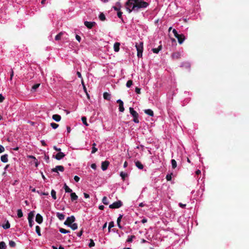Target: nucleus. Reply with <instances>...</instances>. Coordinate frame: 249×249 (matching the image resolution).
Returning <instances> with one entry per match:
<instances>
[{
    "instance_id": "1",
    "label": "nucleus",
    "mask_w": 249,
    "mask_h": 249,
    "mask_svg": "<svg viewBox=\"0 0 249 249\" xmlns=\"http://www.w3.org/2000/svg\"><path fill=\"white\" fill-rule=\"evenodd\" d=\"M148 5V3L143 0H128L125 4L129 13L132 11H138L140 8H146Z\"/></svg>"
},
{
    "instance_id": "2",
    "label": "nucleus",
    "mask_w": 249,
    "mask_h": 249,
    "mask_svg": "<svg viewBox=\"0 0 249 249\" xmlns=\"http://www.w3.org/2000/svg\"><path fill=\"white\" fill-rule=\"evenodd\" d=\"M129 112L130 114L133 117V121L135 123H139V120L138 119L139 117V114L137 113V111L134 110L133 108L132 107H129Z\"/></svg>"
},
{
    "instance_id": "3",
    "label": "nucleus",
    "mask_w": 249,
    "mask_h": 249,
    "mask_svg": "<svg viewBox=\"0 0 249 249\" xmlns=\"http://www.w3.org/2000/svg\"><path fill=\"white\" fill-rule=\"evenodd\" d=\"M136 48L137 51V56L139 58H141L143 52V43L140 42L139 44L136 43Z\"/></svg>"
},
{
    "instance_id": "4",
    "label": "nucleus",
    "mask_w": 249,
    "mask_h": 249,
    "mask_svg": "<svg viewBox=\"0 0 249 249\" xmlns=\"http://www.w3.org/2000/svg\"><path fill=\"white\" fill-rule=\"evenodd\" d=\"M123 205V203L121 200H118L109 205V208L110 209H118Z\"/></svg>"
},
{
    "instance_id": "5",
    "label": "nucleus",
    "mask_w": 249,
    "mask_h": 249,
    "mask_svg": "<svg viewBox=\"0 0 249 249\" xmlns=\"http://www.w3.org/2000/svg\"><path fill=\"white\" fill-rule=\"evenodd\" d=\"M75 220V217L73 215H72L70 217H68L64 222V224L65 225L70 226L73 222Z\"/></svg>"
},
{
    "instance_id": "6",
    "label": "nucleus",
    "mask_w": 249,
    "mask_h": 249,
    "mask_svg": "<svg viewBox=\"0 0 249 249\" xmlns=\"http://www.w3.org/2000/svg\"><path fill=\"white\" fill-rule=\"evenodd\" d=\"M34 217V211L30 212L28 213V219L29 221V225L30 227L33 226V223L34 222L33 219Z\"/></svg>"
},
{
    "instance_id": "7",
    "label": "nucleus",
    "mask_w": 249,
    "mask_h": 249,
    "mask_svg": "<svg viewBox=\"0 0 249 249\" xmlns=\"http://www.w3.org/2000/svg\"><path fill=\"white\" fill-rule=\"evenodd\" d=\"M84 25L88 28L91 29L93 27H94L96 25V23L95 22H89L86 21L84 22Z\"/></svg>"
},
{
    "instance_id": "8",
    "label": "nucleus",
    "mask_w": 249,
    "mask_h": 249,
    "mask_svg": "<svg viewBox=\"0 0 249 249\" xmlns=\"http://www.w3.org/2000/svg\"><path fill=\"white\" fill-rule=\"evenodd\" d=\"M52 172L58 173V171L63 172L64 167L62 165H57L55 168L52 169Z\"/></svg>"
},
{
    "instance_id": "9",
    "label": "nucleus",
    "mask_w": 249,
    "mask_h": 249,
    "mask_svg": "<svg viewBox=\"0 0 249 249\" xmlns=\"http://www.w3.org/2000/svg\"><path fill=\"white\" fill-rule=\"evenodd\" d=\"M109 164V162L107 160H105L102 162L101 168L103 171L106 170Z\"/></svg>"
},
{
    "instance_id": "10",
    "label": "nucleus",
    "mask_w": 249,
    "mask_h": 249,
    "mask_svg": "<svg viewBox=\"0 0 249 249\" xmlns=\"http://www.w3.org/2000/svg\"><path fill=\"white\" fill-rule=\"evenodd\" d=\"M117 103L119 104V111L120 112H124V103L121 99H118L117 101Z\"/></svg>"
},
{
    "instance_id": "11",
    "label": "nucleus",
    "mask_w": 249,
    "mask_h": 249,
    "mask_svg": "<svg viewBox=\"0 0 249 249\" xmlns=\"http://www.w3.org/2000/svg\"><path fill=\"white\" fill-rule=\"evenodd\" d=\"M176 38L178 39V42L180 44H181L185 39V37L183 34H180Z\"/></svg>"
},
{
    "instance_id": "12",
    "label": "nucleus",
    "mask_w": 249,
    "mask_h": 249,
    "mask_svg": "<svg viewBox=\"0 0 249 249\" xmlns=\"http://www.w3.org/2000/svg\"><path fill=\"white\" fill-rule=\"evenodd\" d=\"M65 156V154L63 152H58L55 156V158L57 160H60L62 159Z\"/></svg>"
},
{
    "instance_id": "13",
    "label": "nucleus",
    "mask_w": 249,
    "mask_h": 249,
    "mask_svg": "<svg viewBox=\"0 0 249 249\" xmlns=\"http://www.w3.org/2000/svg\"><path fill=\"white\" fill-rule=\"evenodd\" d=\"M36 221L38 224L42 223L43 221V217L39 213H37L36 217Z\"/></svg>"
},
{
    "instance_id": "14",
    "label": "nucleus",
    "mask_w": 249,
    "mask_h": 249,
    "mask_svg": "<svg viewBox=\"0 0 249 249\" xmlns=\"http://www.w3.org/2000/svg\"><path fill=\"white\" fill-rule=\"evenodd\" d=\"M8 156L7 154H4L3 155H2L0 157L1 161L4 163L7 162L8 161Z\"/></svg>"
},
{
    "instance_id": "15",
    "label": "nucleus",
    "mask_w": 249,
    "mask_h": 249,
    "mask_svg": "<svg viewBox=\"0 0 249 249\" xmlns=\"http://www.w3.org/2000/svg\"><path fill=\"white\" fill-rule=\"evenodd\" d=\"M172 57L174 59H178L180 57V54L178 52H175L172 54Z\"/></svg>"
},
{
    "instance_id": "16",
    "label": "nucleus",
    "mask_w": 249,
    "mask_h": 249,
    "mask_svg": "<svg viewBox=\"0 0 249 249\" xmlns=\"http://www.w3.org/2000/svg\"><path fill=\"white\" fill-rule=\"evenodd\" d=\"M52 118L56 122H59L61 120V117L58 114H54L53 115Z\"/></svg>"
},
{
    "instance_id": "17",
    "label": "nucleus",
    "mask_w": 249,
    "mask_h": 249,
    "mask_svg": "<svg viewBox=\"0 0 249 249\" xmlns=\"http://www.w3.org/2000/svg\"><path fill=\"white\" fill-rule=\"evenodd\" d=\"M103 97L105 100L109 101L111 99V95L109 93L105 92L103 94Z\"/></svg>"
},
{
    "instance_id": "18",
    "label": "nucleus",
    "mask_w": 249,
    "mask_h": 249,
    "mask_svg": "<svg viewBox=\"0 0 249 249\" xmlns=\"http://www.w3.org/2000/svg\"><path fill=\"white\" fill-rule=\"evenodd\" d=\"M120 44L119 42H115L114 44V50L116 52H119Z\"/></svg>"
},
{
    "instance_id": "19",
    "label": "nucleus",
    "mask_w": 249,
    "mask_h": 249,
    "mask_svg": "<svg viewBox=\"0 0 249 249\" xmlns=\"http://www.w3.org/2000/svg\"><path fill=\"white\" fill-rule=\"evenodd\" d=\"M64 32H61L58 34H57L55 37V40H59L61 39L62 36L65 34Z\"/></svg>"
},
{
    "instance_id": "20",
    "label": "nucleus",
    "mask_w": 249,
    "mask_h": 249,
    "mask_svg": "<svg viewBox=\"0 0 249 249\" xmlns=\"http://www.w3.org/2000/svg\"><path fill=\"white\" fill-rule=\"evenodd\" d=\"M144 112L145 114L150 116H153L154 115L153 111L150 109H145Z\"/></svg>"
},
{
    "instance_id": "21",
    "label": "nucleus",
    "mask_w": 249,
    "mask_h": 249,
    "mask_svg": "<svg viewBox=\"0 0 249 249\" xmlns=\"http://www.w3.org/2000/svg\"><path fill=\"white\" fill-rule=\"evenodd\" d=\"M71 201L76 200L78 199V196L75 193L71 192Z\"/></svg>"
},
{
    "instance_id": "22",
    "label": "nucleus",
    "mask_w": 249,
    "mask_h": 249,
    "mask_svg": "<svg viewBox=\"0 0 249 249\" xmlns=\"http://www.w3.org/2000/svg\"><path fill=\"white\" fill-rule=\"evenodd\" d=\"M56 216L60 220H63L65 218V215L60 213H56Z\"/></svg>"
},
{
    "instance_id": "23",
    "label": "nucleus",
    "mask_w": 249,
    "mask_h": 249,
    "mask_svg": "<svg viewBox=\"0 0 249 249\" xmlns=\"http://www.w3.org/2000/svg\"><path fill=\"white\" fill-rule=\"evenodd\" d=\"M135 165L140 169H142L143 168V165L138 160L135 162Z\"/></svg>"
},
{
    "instance_id": "24",
    "label": "nucleus",
    "mask_w": 249,
    "mask_h": 249,
    "mask_svg": "<svg viewBox=\"0 0 249 249\" xmlns=\"http://www.w3.org/2000/svg\"><path fill=\"white\" fill-rule=\"evenodd\" d=\"M162 46L160 45L158 48H153L152 49V52L155 53H158L161 50Z\"/></svg>"
},
{
    "instance_id": "25",
    "label": "nucleus",
    "mask_w": 249,
    "mask_h": 249,
    "mask_svg": "<svg viewBox=\"0 0 249 249\" xmlns=\"http://www.w3.org/2000/svg\"><path fill=\"white\" fill-rule=\"evenodd\" d=\"M40 84H35L32 88L31 91L32 92H35L36 89L39 87Z\"/></svg>"
},
{
    "instance_id": "26",
    "label": "nucleus",
    "mask_w": 249,
    "mask_h": 249,
    "mask_svg": "<svg viewBox=\"0 0 249 249\" xmlns=\"http://www.w3.org/2000/svg\"><path fill=\"white\" fill-rule=\"evenodd\" d=\"M92 145V147L91 153L94 154L97 151V148L95 147L96 144L95 143H93Z\"/></svg>"
},
{
    "instance_id": "27",
    "label": "nucleus",
    "mask_w": 249,
    "mask_h": 249,
    "mask_svg": "<svg viewBox=\"0 0 249 249\" xmlns=\"http://www.w3.org/2000/svg\"><path fill=\"white\" fill-rule=\"evenodd\" d=\"M171 164H172V168L173 169H175L177 167V162L175 160L172 159L171 160Z\"/></svg>"
},
{
    "instance_id": "28",
    "label": "nucleus",
    "mask_w": 249,
    "mask_h": 249,
    "mask_svg": "<svg viewBox=\"0 0 249 249\" xmlns=\"http://www.w3.org/2000/svg\"><path fill=\"white\" fill-rule=\"evenodd\" d=\"M17 215L18 218H21L23 216V213L21 209H18L17 211Z\"/></svg>"
},
{
    "instance_id": "29",
    "label": "nucleus",
    "mask_w": 249,
    "mask_h": 249,
    "mask_svg": "<svg viewBox=\"0 0 249 249\" xmlns=\"http://www.w3.org/2000/svg\"><path fill=\"white\" fill-rule=\"evenodd\" d=\"M6 246L5 242L1 241L0 242V249H6Z\"/></svg>"
},
{
    "instance_id": "30",
    "label": "nucleus",
    "mask_w": 249,
    "mask_h": 249,
    "mask_svg": "<svg viewBox=\"0 0 249 249\" xmlns=\"http://www.w3.org/2000/svg\"><path fill=\"white\" fill-rule=\"evenodd\" d=\"M2 227L4 229H8L10 228V224L9 222H8V221H7V222L5 225H2Z\"/></svg>"
},
{
    "instance_id": "31",
    "label": "nucleus",
    "mask_w": 249,
    "mask_h": 249,
    "mask_svg": "<svg viewBox=\"0 0 249 249\" xmlns=\"http://www.w3.org/2000/svg\"><path fill=\"white\" fill-rule=\"evenodd\" d=\"M99 18L101 21H104L106 19L105 15L103 13H101L100 14Z\"/></svg>"
},
{
    "instance_id": "32",
    "label": "nucleus",
    "mask_w": 249,
    "mask_h": 249,
    "mask_svg": "<svg viewBox=\"0 0 249 249\" xmlns=\"http://www.w3.org/2000/svg\"><path fill=\"white\" fill-rule=\"evenodd\" d=\"M136 236L134 235H131L129 236L128 239H127L126 241L129 243H131L133 241V239L135 238Z\"/></svg>"
},
{
    "instance_id": "33",
    "label": "nucleus",
    "mask_w": 249,
    "mask_h": 249,
    "mask_svg": "<svg viewBox=\"0 0 249 249\" xmlns=\"http://www.w3.org/2000/svg\"><path fill=\"white\" fill-rule=\"evenodd\" d=\"M36 231L38 236H41L40 228L38 226L36 227Z\"/></svg>"
},
{
    "instance_id": "34",
    "label": "nucleus",
    "mask_w": 249,
    "mask_h": 249,
    "mask_svg": "<svg viewBox=\"0 0 249 249\" xmlns=\"http://www.w3.org/2000/svg\"><path fill=\"white\" fill-rule=\"evenodd\" d=\"M82 121L83 123L86 125L88 126L89 124L87 122V118L85 116H83L81 118Z\"/></svg>"
},
{
    "instance_id": "35",
    "label": "nucleus",
    "mask_w": 249,
    "mask_h": 249,
    "mask_svg": "<svg viewBox=\"0 0 249 249\" xmlns=\"http://www.w3.org/2000/svg\"><path fill=\"white\" fill-rule=\"evenodd\" d=\"M69 227H71V228L73 230L77 229L78 227L77 224L76 223L71 224Z\"/></svg>"
},
{
    "instance_id": "36",
    "label": "nucleus",
    "mask_w": 249,
    "mask_h": 249,
    "mask_svg": "<svg viewBox=\"0 0 249 249\" xmlns=\"http://www.w3.org/2000/svg\"><path fill=\"white\" fill-rule=\"evenodd\" d=\"M102 202L105 204V205H108L109 202L108 201V200H107V198L106 196H104L103 199H102Z\"/></svg>"
},
{
    "instance_id": "37",
    "label": "nucleus",
    "mask_w": 249,
    "mask_h": 249,
    "mask_svg": "<svg viewBox=\"0 0 249 249\" xmlns=\"http://www.w3.org/2000/svg\"><path fill=\"white\" fill-rule=\"evenodd\" d=\"M59 231L62 233H68L70 232L69 231L66 230L62 228L59 229Z\"/></svg>"
},
{
    "instance_id": "38",
    "label": "nucleus",
    "mask_w": 249,
    "mask_h": 249,
    "mask_svg": "<svg viewBox=\"0 0 249 249\" xmlns=\"http://www.w3.org/2000/svg\"><path fill=\"white\" fill-rule=\"evenodd\" d=\"M51 195H52V197L54 199H56V192L54 190H52L51 191Z\"/></svg>"
},
{
    "instance_id": "39",
    "label": "nucleus",
    "mask_w": 249,
    "mask_h": 249,
    "mask_svg": "<svg viewBox=\"0 0 249 249\" xmlns=\"http://www.w3.org/2000/svg\"><path fill=\"white\" fill-rule=\"evenodd\" d=\"M9 245L12 248H14L16 246V243L12 240L9 241Z\"/></svg>"
},
{
    "instance_id": "40",
    "label": "nucleus",
    "mask_w": 249,
    "mask_h": 249,
    "mask_svg": "<svg viewBox=\"0 0 249 249\" xmlns=\"http://www.w3.org/2000/svg\"><path fill=\"white\" fill-rule=\"evenodd\" d=\"M133 84V81L131 80L127 81L126 86L127 88H130Z\"/></svg>"
},
{
    "instance_id": "41",
    "label": "nucleus",
    "mask_w": 249,
    "mask_h": 249,
    "mask_svg": "<svg viewBox=\"0 0 249 249\" xmlns=\"http://www.w3.org/2000/svg\"><path fill=\"white\" fill-rule=\"evenodd\" d=\"M127 174L126 173H124L123 172H121L120 176L122 177L123 180L125 179L126 177H127Z\"/></svg>"
},
{
    "instance_id": "42",
    "label": "nucleus",
    "mask_w": 249,
    "mask_h": 249,
    "mask_svg": "<svg viewBox=\"0 0 249 249\" xmlns=\"http://www.w3.org/2000/svg\"><path fill=\"white\" fill-rule=\"evenodd\" d=\"M51 126L53 128V129H56L57 128L59 125L56 123H51Z\"/></svg>"
},
{
    "instance_id": "43",
    "label": "nucleus",
    "mask_w": 249,
    "mask_h": 249,
    "mask_svg": "<svg viewBox=\"0 0 249 249\" xmlns=\"http://www.w3.org/2000/svg\"><path fill=\"white\" fill-rule=\"evenodd\" d=\"M113 227H114V222L113 221L110 222L109 223L108 228V232L110 231V229Z\"/></svg>"
},
{
    "instance_id": "44",
    "label": "nucleus",
    "mask_w": 249,
    "mask_h": 249,
    "mask_svg": "<svg viewBox=\"0 0 249 249\" xmlns=\"http://www.w3.org/2000/svg\"><path fill=\"white\" fill-rule=\"evenodd\" d=\"M95 246V243L93 241V240L92 239H90V243L89 244V246L90 248H91L92 247H94Z\"/></svg>"
},
{
    "instance_id": "45",
    "label": "nucleus",
    "mask_w": 249,
    "mask_h": 249,
    "mask_svg": "<svg viewBox=\"0 0 249 249\" xmlns=\"http://www.w3.org/2000/svg\"><path fill=\"white\" fill-rule=\"evenodd\" d=\"M172 173H171L170 174H167L166 175V179H167V180L170 181V180H171V179H172Z\"/></svg>"
},
{
    "instance_id": "46",
    "label": "nucleus",
    "mask_w": 249,
    "mask_h": 249,
    "mask_svg": "<svg viewBox=\"0 0 249 249\" xmlns=\"http://www.w3.org/2000/svg\"><path fill=\"white\" fill-rule=\"evenodd\" d=\"M81 83H82V85L83 86V89H84L85 92L87 93V89L86 88V86H85V83L84 82L83 78H82V79H81Z\"/></svg>"
},
{
    "instance_id": "47",
    "label": "nucleus",
    "mask_w": 249,
    "mask_h": 249,
    "mask_svg": "<svg viewBox=\"0 0 249 249\" xmlns=\"http://www.w3.org/2000/svg\"><path fill=\"white\" fill-rule=\"evenodd\" d=\"M173 33L176 37H178V36L180 35L178 33V32L175 29L173 30Z\"/></svg>"
},
{
    "instance_id": "48",
    "label": "nucleus",
    "mask_w": 249,
    "mask_h": 249,
    "mask_svg": "<svg viewBox=\"0 0 249 249\" xmlns=\"http://www.w3.org/2000/svg\"><path fill=\"white\" fill-rule=\"evenodd\" d=\"M122 14L123 13L120 11H118L117 12V16L119 18H121L122 19Z\"/></svg>"
},
{
    "instance_id": "49",
    "label": "nucleus",
    "mask_w": 249,
    "mask_h": 249,
    "mask_svg": "<svg viewBox=\"0 0 249 249\" xmlns=\"http://www.w3.org/2000/svg\"><path fill=\"white\" fill-rule=\"evenodd\" d=\"M123 215L122 214H120L119 215V216L117 218V223H120L121 222V219L123 217Z\"/></svg>"
},
{
    "instance_id": "50",
    "label": "nucleus",
    "mask_w": 249,
    "mask_h": 249,
    "mask_svg": "<svg viewBox=\"0 0 249 249\" xmlns=\"http://www.w3.org/2000/svg\"><path fill=\"white\" fill-rule=\"evenodd\" d=\"M65 191L66 193H71L72 190L69 187H67L66 189H65Z\"/></svg>"
},
{
    "instance_id": "51",
    "label": "nucleus",
    "mask_w": 249,
    "mask_h": 249,
    "mask_svg": "<svg viewBox=\"0 0 249 249\" xmlns=\"http://www.w3.org/2000/svg\"><path fill=\"white\" fill-rule=\"evenodd\" d=\"M4 99V97L1 94H0V103L3 102Z\"/></svg>"
},
{
    "instance_id": "52",
    "label": "nucleus",
    "mask_w": 249,
    "mask_h": 249,
    "mask_svg": "<svg viewBox=\"0 0 249 249\" xmlns=\"http://www.w3.org/2000/svg\"><path fill=\"white\" fill-rule=\"evenodd\" d=\"M135 92L137 93V94H140L141 93V89L138 87H136L135 88Z\"/></svg>"
},
{
    "instance_id": "53",
    "label": "nucleus",
    "mask_w": 249,
    "mask_h": 249,
    "mask_svg": "<svg viewBox=\"0 0 249 249\" xmlns=\"http://www.w3.org/2000/svg\"><path fill=\"white\" fill-rule=\"evenodd\" d=\"M53 148L56 151L59 152H61V149L59 148H57L56 146H53Z\"/></svg>"
},
{
    "instance_id": "54",
    "label": "nucleus",
    "mask_w": 249,
    "mask_h": 249,
    "mask_svg": "<svg viewBox=\"0 0 249 249\" xmlns=\"http://www.w3.org/2000/svg\"><path fill=\"white\" fill-rule=\"evenodd\" d=\"M4 151V147L0 144V153H2Z\"/></svg>"
},
{
    "instance_id": "55",
    "label": "nucleus",
    "mask_w": 249,
    "mask_h": 249,
    "mask_svg": "<svg viewBox=\"0 0 249 249\" xmlns=\"http://www.w3.org/2000/svg\"><path fill=\"white\" fill-rule=\"evenodd\" d=\"M13 76H14V71L12 69H11V74H10V80H12Z\"/></svg>"
},
{
    "instance_id": "56",
    "label": "nucleus",
    "mask_w": 249,
    "mask_h": 249,
    "mask_svg": "<svg viewBox=\"0 0 249 249\" xmlns=\"http://www.w3.org/2000/svg\"><path fill=\"white\" fill-rule=\"evenodd\" d=\"M74 179L76 182H78L80 180V178L78 176H75L74 177Z\"/></svg>"
},
{
    "instance_id": "57",
    "label": "nucleus",
    "mask_w": 249,
    "mask_h": 249,
    "mask_svg": "<svg viewBox=\"0 0 249 249\" xmlns=\"http://www.w3.org/2000/svg\"><path fill=\"white\" fill-rule=\"evenodd\" d=\"M113 8L115 11H119L120 10V8L117 7V6H114L113 7Z\"/></svg>"
},
{
    "instance_id": "58",
    "label": "nucleus",
    "mask_w": 249,
    "mask_h": 249,
    "mask_svg": "<svg viewBox=\"0 0 249 249\" xmlns=\"http://www.w3.org/2000/svg\"><path fill=\"white\" fill-rule=\"evenodd\" d=\"M83 232V229H82V230L80 231V232H78V233H77V236H79V237L81 236L82 235Z\"/></svg>"
},
{
    "instance_id": "59",
    "label": "nucleus",
    "mask_w": 249,
    "mask_h": 249,
    "mask_svg": "<svg viewBox=\"0 0 249 249\" xmlns=\"http://www.w3.org/2000/svg\"><path fill=\"white\" fill-rule=\"evenodd\" d=\"M75 38H76V40L78 42H80V41H81V37L79 36L76 35V36H75Z\"/></svg>"
},
{
    "instance_id": "60",
    "label": "nucleus",
    "mask_w": 249,
    "mask_h": 249,
    "mask_svg": "<svg viewBox=\"0 0 249 249\" xmlns=\"http://www.w3.org/2000/svg\"><path fill=\"white\" fill-rule=\"evenodd\" d=\"M116 6H117V7H119L121 8V3L119 1H117L116 3Z\"/></svg>"
},
{
    "instance_id": "61",
    "label": "nucleus",
    "mask_w": 249,
    "mask_h": 249,
    "mask_svg": "<svg viewBox=\"0 0 249 249\" xmlns=\"http://www.w3.org/2000/svg\"><path fill=\"white\" fill-rule=\"evenodd\" d=\"M91 167L93 169H95L96 168V165L95 163H92L91 164Z\"/></svg>"
},
{
    "instance_id": "62",
    "label": "nucleus",
    "mask_w": 249,
    "mask_h": 249,
    "mask_svg": "<svg viewBox=\"0 0 249 249\" xmlns=\"http://www.w3.org/2000/svg\"><path fill=\"white\" fill-rule=\"evenodd\" d=\"M178 205L180 207H181L182 208H184L186 207V204H183L181 203H179Z\"/></svg>"
},
{
    "instance_id": "63",
    "label": "nucleus",
    "mask_w": 249,
    "mask_h": 249,
    "mask_svg": "<svg viewBox=\"0 0 249 249\" xmlns=\"http://www.w3.org/2000/svg\"><path fill=\"white\" fill-rule=\"evenodd\" d=\"M77 76H78V77L80 78H82V75L81 74V73L79 72V71H77V73H76Z\"/></svg>"
},
{
    "instance_id": "64",
    "label": "nucleus",
    "mask_w": 249,
    "mask_h": 249,
    "mask_svg": "<svg viewBox=\"0 0 249 249\" xmlns=\"http://www.w3.org/2000/svg\"><path fill=\"white\" fill-rule=\"evenodd\" d=\"M84 197L86 198H88L89 197V194L86 193H84Z\"/></svg>"
}]
</instances>
